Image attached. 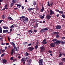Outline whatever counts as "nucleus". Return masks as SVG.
Here are the masks:
<instances>
[{"mask_svg": "<svg viewBox=\"0 0 65 65\" xmlns=\"http://www.w3.org/2000/svg\"><path fill=\"white\" fill-rule=\"evenodd\" d=\"M39 23H42V21H39Z\"/></svg>", "mask_w": 65, "mask_h": 65, "instance_id": "nucleus-59", "label": "nucleus"}, {"mask_svg": "<svg viewBox=\"0 0 65 65\" xmlns=\"http://www.w3.org/2000/svg\"><path fill=\"white\" fill-rule=\"evenodd\" d=\"M51 15L48 16V15H47L46 16V18L48 20H50L51 19Z\"/></svg>", "mask_w": 65, "mask_h": 65, "instance_id": "nucleus-10", "label": "nucleus"}, {"mask_svg": "<svg viewBox=\"0 0 65 65\" xmlns=\"http://www.w3.org/2000/svg\"><path fill=\"white\" fill-rule=\"evenodd\" d=\"M54 14V12L52 10H50V15H52V14Z\"/></svg>", "mask_w": 65, "mask_h": 65, "instance_id": "nucleus-9", "label": "nucleus"}, {"mask_svg": "<svg viewBox=\"0 0 65 65\" xmlns=\"http://www.w3.org/2000/svg\"><path fill=\"white\" fill-rule=\"evenodd\" d=\"M35 25L37 28V27H38V23H37L36 22L35 23Z\"/></svg>", "mask_w": 65, "mask_h": 65, "instance_id": "nucleus-26", "label": "nucleus"}, {"mask_svg": "<svg viewBox=\"0 0 65 65\" xmlns=\"http://www.w3.org/2000/svg\"><path fill=\"white\" fill-rule=\"evenodd\" d=\"M29 51H32L34 50V47H30L27 48Z\"/></svg>", "mask_w": 65, "mask_h": 65, "instance_id": "nucleus-5", "label": "nucleus"}, {"mask_svg": "<svg viewBox=\"0 0 65 65\" xmlns=\"http://www.w3.org/2000/svg\"><path fill=\"white\" fill-rule=\"evenodd\" d=\"M65 42L64 41V42H62V44H65Z\"/></svg>", "mask_w": 65, "mask_h": 65, "instance_id": "nucleus-61", "label": "nucleus"}, {"mask_svg": "<svg viewBox=\"0 0 65 65\" xmlns=\"http://www.w3.org/2000/svg\"><path fill=\"white\" fill-rule=\"evenodd\" d=\"M62 55H63V53L61 52L59 54V58H60V57H62Z\"/></svg>", "mask_w": 65, "mask_h": 65, "instance_id": "nucleus-17", "label": "nucleus"}, {"mask_svg": "<svg viewBox=\"0 0 65 65\" xmlns=\"http://www.w3.org/2000/svg\"><path fill=\"white\" fill-rule=\"evenodd\" d=\"M42 44H46V42H42Z\"/></svg>", "mask_w": 65, "mask_h": 65, "instance_id": "nucleus-37", "label": "nucleus"}, {"mask_svg": "<svg viewBox=\"0 0 65 65\" xmlns=\"http://www.w3.org/2000/svg\"><path fill=\"white\" fill-rule=\"evenodd\" d=\"M8 40L9 41H10V38L9 37H8Z\"/></svg>", "mask_w": 65, "mask_h": 65, "instance_id": "nucleus-48", "label": "nucleus"}, {"mask_svg": "<svg viewBox=\"0 0 65 65\" xmlns=\"http://www.w3.org/2000/svg\"><path fill=\"white\" fill-rule=\"evenodd\" d=\"M5 10V8H4V9H3L1 10Z\"/></svg>", "mask_w": 65, "mask_h": 65, "instance_id": "nucleus-62", "label": "nucleus"}, {"mask_svg": "<svg viewBox=\"0 0 65 65\" xmlns=\"http://www.w3.org/2000/svg\"><path fill=\"white\" fill-rule=\"evenodd\" d=\"M7 0H4V1H6ZM4 1V0H0V2H3V1Z\"/></svg>", "mask_w": 65, "mask_h": 65, "instance_id": "nucleus-47", "label": "nucleus"}, {"mask_svg": "<svg viewBox=\"0 0 65 65\" xmlns=\"http://www.w3.org/2000/svg\"><path fill=\"white\" fill-rule=\"evenodd\" d=\"M54 34H57V32H54L53 33Z\"/></svg>", "mask_w": 65, "mask_h": 65, "instance_id": "nucleus-63", "label": "nucleus"}, {"mask_svg": "<svg viewBox=\"0 0 65 65\" xmlns=\"http://www.w3.org/2000/svg\"><path fill=\"white\" fill-rule=\"evenodd\" d=\"M55 43H51L50 44V45L51 46V47H55Z\"/></svg>", "mask_w": 65, "mask_h": 65, "instance_id": "nucleus-6", "label": "nucleus"}, {"mask_svg": "<svg viewBox=\"0 0 65 65\" xmlns=\"http://www.w3.org/2000/svg\"><path fill=\"white\" fill-rule=\"evenodd\" d=\"M20 20L21 21H23L24 23H27L28 21V19L27 17H25L24 16L21 17L20 19Z\"/></svg>", "mask_w": 65, "mask_h": 65, "instance_id": "nucleus-1", "label": "nucleus"}, {"mask_svg": "<svg viewBox=\"0 0 65 65\" xmlns=\"http://www.w3.org/2000/svg\"><path fill=\"white\" fill-rule=\"evenodd\" d=\"M3 33H8V30L7 29L6 30H4L3 31Z\"/></svg>", "mask_w": 65, "mask_h": 65, "instance_id": "nucleus-13", "label": "nucleus"}, {"mask_svg": "<svg viewBox=\"0 0 65 65\" xmlns=\"http://www.w3.org/2000/svg\"><path fill=\"white\" fill-rule=\"evenodd\" d=\"M13 54V52L11 51L10 54L11 55V56H12Z\"/></svg>", "mask_w": 65, "mask_h": 65, "instance_id": "nucleus-32", "label": "nucleus"}, {"mask_svg": "<svg viewBox=\"0 0 65 65\" xmlns=\"http://www.w3.org/2000/svg\"><path fill=\"white\" fill-rule=\"evenodd\" d=\"M42 9L40 10V12H43V11H44V7H43V6H42Z\"/></svg>", "mask_w": 65, "mask_h": 65, "instance_id": "nucleus-12", "label": "nucleus"}, {"mask_svg": "<svg viewBox=\"0 0 65 65\" xmlns=\"http://www.w3.org/2000/svg\"><path fill=\"white\" fill-rule=\"evenodd\" d=\"M61 26L58 25L56 26V29H61Z\"/></svg>", "mask_w": 65, "mask_h": 65, "instance_id": "nucleus-7", "label": "nucleus"}, {"mask_svg": "<svg viewBox=\"0 0 65 65\" xmlns=\"http://www.w3.org/2000/svg\"><path fill=\"white\" fill-rule=\"evenodd\" d=\"M5 55V54L3 53L1 55V57H3V56H4Z\"/></svg>", "mask_w": 65, "mask_h": 65, "instance_id": "nucleus-38", "label": "nucleus"}, {"mask_svg": "<svg viewBox=\"0 0 65 65\" xmlns=\"http://www.w3.org/2000/svg\"><path fill=\"white\" fill-rule=\"evenodd\" d=\"M59 14H58L56 15L57 17H59Z\"/></svg>", "mask_w": 65, "mask_h": 65, "instance_id": "nucleus-53", "label": "nucleus"}, {"mask_svg": "<svg viewBox=\"0 0 65 65\" xmlns=\"http://www.w3.org/2000/svg\"><path fill=\"white\" fill-rule=\"evenodd\" d=\"M44 15H44V14L43 15V16H42V19H43V18H44Z\"/></svg>", "mask_w": 65, "mask_h": 65, "instance_id": "nucleus-40", "label": "nucleus"}, {"mask_svg": "<svg viewBox=\"0 0 65 65\" xmlns=\"http://www.w3.org/2000/svg\"><path fill=\"white\" fill-rule=\"evenodd\" d=\"M14 3H12L10 4L11 7H12V6H13V5H14Z\"/></svg>", "mask_w": 65, "mask_h": 65, "instance_id": "nucleus-25", "label": "nucleus"}, {"mask_svg": "<svg viewBox=\"0 0 65 65\" xmlns=\"http://www.w3.org/2000/svg\"><path fill=\"white\" fill-rule=\"evenodd\" d=\"M27 43H28L26 42H24L23 43V44H24L25 45L27 44Z\"/></svg>", "mask_w": 65, "mask_h": 65, "instance_id": "nucleus-28", "label": "nucleus"}, {"mask_svg": "<svg viewBox=\"0 0 65 65\" xmlns=\"http://www.w3.org/2000/svg\"><path fill=\"white\" fill-rule=\"evenodd\" d=\"M14 10H17V9H19V8H15L14 9Z\"/></svg>", "mask_w": 65, "mask_h": 65, "instance_id": "nucleus-58", "label": "nucleus"}, {"mask_svg": "<svg viewBox=\"0 0 65 65\" xmlns=\"http://www.w3.org/2000/svg\"><path fill=\"white\" fill-rule=\"evenodd\" d=\"M40 49L41 50L40 52L41 53H43L44 51H45V48L43 46L41 47H40Z\"/></svg>", "mask_w": 65, "mask_h": 65, "instance_id": "nucleus-4", "label": "nucleus"}, {"mask_svg": "<svg viewBox=\"0 0 65 65\" xmlns=\"http://www.w3.org/2000/svg\"><path fill=\"white\" fill-rule=\"evenodd\" d=\"M48 29H49V28L48 27L43 28L41 30L40 32L41 33H42L43 32H45V31H48Z\"/></svg>", "mask_w": 65, "mask_h": 65, "instance_id": "nucleus-2", "label": "nucleus"}, {"mask_svg": "<svg viewBox=\"0 0 65 65\" xmlns=\"http://www.w3.org/2000/svg\"><path fill=\"white\" fill-rule=\"evenodd\" d=\"M59 65H63V63L62 62L59 63Z\"/></svg>", "mask_w": 65, "mask_h": 65, "instance_id": "nucleus-50", "label": "nucleus"}, {"mask_svg": "<svg viewBox=\"0 0 65 65\" xmlns=\"http://www.w3.org/2000/svg\"><path fill=\"white\" fill-rule=\"evenodd\" d=\"M54 43H55V44H60V41L57 40V41L55 42Z\"/></svg>", "mask_w": 65, "mask_h": 65, "instance_id": "nucleus-8", "label": "nucleus"}, {"mask_svg": "<svg viewBox=\"0 0 65 65\" xmlns=\"http://www.w3.org/2000/svg\"><path fill=\"white\" fill-rule=\"evenodd\" d=\"M15 0H12V3H15Z\"/></svg>", "mask_w": 65, "mask_h": 65, "instance_id": "nucleus-34", "label": "nucleus"}, {"mask_svg": "<svg viewBox=\"0 0 65 65\" xmlns=\"http://www.w3.org/2000/svg\"><path fill=\"white\" fill-rule=\"evenodd\" d=\"M6 45H9V43H6Z\"/></svg>", "mask_w": 65, "mask_h": 65, "instance_id": "nucleus-64", "label": "nucleus"}, {"mask_svg": "<svg viewBox=\"0 0 65 65\" xmlns=\"http://www.w3.org/2000/svg\"><path fill=\"white\" fill-rule=\"evenodd\" d=\"M61 60H62V61H63V62H65V59H64V58H62L61 59Z\"/></svg>", "mask_w": 65, "mask_h": 65, "instance_id": "nucleus-30", "label": "nucleus"}, {"mask_svg": "<svg viewBox=\"0 0 65 65\" xmlns=\"http://www.w3.org/2000/svg\"><path fill=\"white\" fill-rule=\"evenodd\" d=\"M7 5H8V4H7L5 5L4 6V7L5 8H7Z\"/></svg>", "mask_w": 65, "mask_h": 65, "instance_id": "nucleus-39", "label": "nucleus"}, {"mask_svg": "<svg viewBox=\"0 0 65 65\" xmlns=\"http://www.w3.org/2000/svg\"><path fill=\"white\" fill-rule=\"evenodd\" d=\"M11 44L12 45H13V47L15 46V44H14V43L13 42H12Z\"/></svg>", "mask_w": 65, "mask_h": 65, "instance_id": "nucleus-23", "label": "nucleus"}, {"mask_svg": "<svg viewBox=\"0 0 65 65\" xmlns=\"http://www.w3.org/2000/svg\"><path fill=\"white\" fill-rule=\"evenodd\" d=\"M10 60H13V57H11V58H10Z\"/></svg>", "mask_w": 65, "mask_h": 65, "instance_id": "nucleus-45", "label": "nucleus"}, {"mask_svg": "<svg viewBox=\"0 0 65 65\" xmlns=\"http://www.w3.org/2000/svg\"><path fill=\"white\" fill-rule=\"evenodd\" d=\"M28 32H30V33H32V31L31 30H29L28 31Z\"/></svg>", "mask_w": 65, "mask_h": 65, "instance_id": "nucleus-43", "label": "nucleus"}, {"mask_svg": "<svg viewBox=\"0 0 65 65\" xmlns=\"http://www.w3.org/2000/svg\"><path fill=\"white\" fill-rule=\"evenodd\" d=\"M3 28L4 29H8V27H6V26H4L3 27Z\"/></svg>", "mask_w": 65, "mask_h": 65, "instance_id": "nucleus-21", "label": "nucleus"}, {"mask_svg": "<svg viewBox=\"0 0 65 65\" xmlns=\"http://www.w3.org/2000/svg\"><path fill=\"white\" fill-rule=\"evenodd\" d=\"M62 17L63 18H65V15L64 14H62L61 15Z\"/></svg>", "mask_w": 65, "mask_h": 65, "instance_id": "nucleus-36", "label": "nucleus"}, {"mask_svg": "<svg viewBox=\"0 0 65 65\" xmlns=\"http://www.w3.org/2000/svg\"><path fill=\"white\" fill-rule=\"evenodd\" d=\"M2 32V30L0 29V34Z\"/></svg>", "mask_w": 65, "mask_h": 65, "instance_id": "nucleus-54", "label": "nucleus"}, {"mask_svg": "<svg viewBox=\"0 0 65 65\" xmlns=\"http://www.w3.org/2000/svg\"><path fill=\"white\" fill-rule=\"evenodd\" d=\"M50 5H51V6H52V5H53V3H50Z\"/></svg>", "mask_w": 65, "mask_h": 65, "instance_id": "nucleus-56", "label": "nucleus"}, {"mask_svg": "<svg viewBox=\"0 0 65 65\" xmlns=\"http://www.w3.org/2000/svg\"><path fill=\"white\" fill-rule=\"evenodd\" d=\"M50 2H47V6H48L49 7H50Z\"/></svg>", "mask_w": 65, "mask_h": 65, "instance_id": "nucleus-27", "label": "nucleus"}, {"mask_svg": "<svg viewBox=\"0 0 65 65\" xmlns=\"http://www.w3.org/2000/svg\"><path fill=\"white\" fill-rule=\"evenodd\" d=\"M13 47L14 50H16L17 51H19V50H18V48H17V47L16 46H15Z\"/></svg>", "mask_w": 65, "mask_h": 65, "instance_id": "nucleus-20", "label": "nucleus"}, {"mask_svg": "<svg viewBox=\"0 0 65 65\" xmlns=\"http://www.w3.org/2000/svg\"><path fill=\"white\" fill-rule=\"evenodd\" d=\"M48 53H51L52 52V51H51L50 50H49L48 51Z\"/></svg>", "mask_w": 65, "mask_h": 65, "instance_id": "nucleus-52", "label": "nucleus"}, {"mask_svg": "<svg viewBox=\"0 0 65 65\" xmlns=\"http://www.w3.org/2000/svg\"><path fill=\"white\" fill-rule=\"evenodd\" d=\"M56 38H59V35L58 34H57L56 35Z\"/></svg>", "mask_w": 65, "mask_h": 65, "instance_id": "nucleus-35", "label": "nucleus"}, {"mask_svg": "<svg viewBox=\"0 0 65 65\" xmlns=\"http://www.w3.org/2000/svg\"><path fill=\"white\" fill-rule=\"evenodd\" d=\"M3 63H6L7 61L6 59H3Z\"/></svg>", "mask_w": 65, "mask_h": 65, "instance_id": "nucleus-19", "label": "nucleus"}, {"mask_svg": "<svg viewBox=\"0 0 65 65\" xmlns=\"http://www.w3.org/2000/svg\"><path fill=\"white\" fill-rule=\"evenodd\" d=\"M33 4L34 5H36V2L34 1L33 2Z\"/></svg>", "mask_w": 65, "mask_h": 65, "instance_id": "nucleus-41", "label": "nucleus"}, {"mask_svg": "<svg viewBox=\"0 0 65 65\" xmlns=\"http://www.w3.org/2000/svg\"><path fill=\"white\" fill-rule=\"evenodd\" d=\"M62 39H65V37H63L62 38Z\"/></svg>", "mask_w": 65, "mask_h": 65, "instance_id": "nucleus-60", "label": "nucleus"}, {"mask_svg": "<svg viewBox=\"0 0 65 65\" xmlns=\"http://www.w3.org/2000/svg\"><path fill=\"white\" fill-rule=\"evenodd\" d=\"M8 19L11 20V21H12L13 20V19L10 17H7Z\"/></svg>", "mask_w": 65, "mask_h": 65, "instance_id": "nucleus-15", "label": "nucleus"}, {"mask_svg": "<svg viewBox=\"0 0 65 65\" xmlns=\"http://www.w3.org/2000/svg\"><path fill=\"white\" fill-rule=\"evenodd\" d=\"M32 44H31V43H30L29 44H28V46H31V45Z\"/></svg>", "mask_w": 65, "mask_h": 65, "instance_id": "nucleus-55", "label": "nucleus"}, {"mask_svg": "<svg viewBox=\"0 0 65 65\" xmlns=\"http://www.w3.org/2000/svg\"><path fill=\"white\" fill-rule=\"evenodd\" d=\"M53 41H57V39H53L52 40Z\"/></svg>", "mask_w": 65, "mask_h": 65, "instance_id": "nucleus-44", "label": "nucleus"}, {"mask_svg": "<svg viewBox=\"0 0 65 65\" xmlns=\"http://www.w3.org/2000/svg\"><path fill=\"white\" fill-rule=\"evenodd\" d=\"M24 55L26 56H28L29 53L28 52H26L24 53Z\"/></svg>", "mask_w": 65, "mask_h": 65, "instance_id": "nucleus-18", "label": "nucleus"}, {"mask_svg": "<svg viewBox=\"0 0 65 65\" xmlns=\"http://www.w3.org/2000/svg\"><path fill=\"white\" fill-rule=\"evenodd\" d=\"M2 17L3 19H5V16L4 15H3L2 16Z\"/></svg>", "mask_w": 65, "mask_h": 65, "instance_id": "nucleus-31", "label": "nucleus"}, {"mask_svg": "<svg viewBox=\"0 0 65 65\" xmlns=\"http://www.w3.org/2000/svg\"><path fill=\"white\" fill-rule=\"evenodd\" d=\"M27 62H28V63H30V64L31 63V62H32V60L31 59H30L29 61L28 60H27Z\"/></svg>", "mask_w": 65, "mask_h": 65, "instance_id": "nucleus-16", "label": "nucleus"}, {"mask_svg": "<svg viewBox=\"0 0 65 65\" xmlns=\"http://www.w3.org/2000/svg\"><path fill=\"white\" fill-rule=\"evenodd\" d=\"M3 21H4V20H0V23H1V22H3Z\"/></svg>", "mask_w": 65, "mask_h": 65, "instance_id": "nucleus-51", "label": "nucleus"}, {"mask_svg": "<svg viewBox=\"0 0 65 65\" xmlns=\"http://www.w3.org/2000/svg\"><path fill=\"white\" fill-rule=\"evenodd\" d=\"M16 5H17V7L18 8H20V7H21V4H16Z\"/></svg>", "mask_w": 65, "mask_h": 65, "instance_id": "nucleus-14", "label": "nucleus"}, {"mask_svg": "<svg viewBox=\"0 0 65 65\" xmlns=\"http://www.w3.org/2000/svg\"><path fill=\"white\" fill-rule=\"evenodd\" d=\"M39 65H43V60L42 59H40L39 60Z\"/></svg>", "mask_w": 65, "mask_h": 65, "instance_id": "nucleus-3", "label": "nucleus"}, {"mask_svg": "<svg viewBox=\"0 0 65 65\" xmlns=\"http://www.w3.org/2000/svg\"><path fill=\"white\" fill-rule=\"evenodd\" d=\"M5 50L3 49L2 50V53H4V52H5Z\"/></svg>", "mask_w": 65, "mask_h": 65, "instance_id": "nucleus-57", "label": "nucleus"}, {"mask_svg": "<svg viewBox=\"0 0 65 65\" xmlns=\"http://www.w3.org/2000/svg\"><path fill=\"white\" fill-rule=\"evenodd\" d=\"M14 27V26H13V25H12L10 26V29H13V28Z\"/></svg>", "mask_w": 65, "mask_h": 65, "instance_id": "nucleus-29", "label": "nucleus"}, {"mask_svg": "<svg viewBox=\"0 0 65 65\" xmlns=\"http://www.w3.org/2000/svg\"><path fill=\"white\" fill-rule=\"evenodd\" d=\"M26 61H27V59H25V58H22L21 59V63H22V62H23V61H24L25 62Z\"/></svg>", "mask_w": 65, "mask_h": 65, "instance_id": "nucleus-11", "label": "nucleus"}, {"mask_svg": "<svg viewBox=\"0 0 65 65\" xmlns=\"http://www.w3.org/2000/svg\"><path fill=\"white\" fill-rule=\"evenodd\" d=\"M59 12L61 14H64V12H63V11H59Z\"/></svg>", "mask_w": 65, "mask_h": 65, "instance_id": "nucleus-22", "label": "nucleus"}, {"mask_svg": "<svg viewBox=\"0 0 65 65\" xmlns=\"http://www.w3.org/2000/svg\"><path fill=\"white\" fill-rule=\"evenodd\" d=\"M56 11L58 12H59L60 11L59 10H58L57 9H56Z\"/></svg>", "mask_w": 65, "mask_h": 65, "instance_id": "nucleus-42", "label": "nucleus"}, {"mask_svg": "<svg viewBox=\"0 0 65 65\" xmlns=\"http://www.w3.org/2000/svg\"><path fill=\"white\" fill-rule=\"evenodd\" d=\"M33 9L32 8H28V11H31V10H32Z\"/></svg>", "mask_w": 65, "mask_h": 65, "instance_id": "nucleus-24", "label": "nucleus"}, {"mask_svg": "<svg viewBox=\"0 0 65 65\" xmlns=\"http://www.w3.org/2000/svg\"><path fill=\"white\" fill-rule=\"evenodd\" d=\"M22 6V9H25V7H24V6Z\"/></svg>", "mask_w": 65, "mask_h": 65, "instance_id": "nucleus-49", "label": "nucleus"}, {"mask_svg": "<svg viewBox=\"0 0 65 65\" xmlns=\"http://www.w3.org/2000/svg\"><path fill=\"white\" fill-rule=\"evenodd\" d=\"M38 47V45H37L35 47V49H37Z\"/></svg>", "mask_w": 65, "mask_h": 65, "instance_id": "nucleus-33", "label": "nucleus"}, {"mask_svg": "<svg viewBox=\"0 0 65 65\" xmlns=\"http://www.w3.org/2000/svg\"><path fill=\"white\" fill-rule=\"evenodd\" d=\"M2 39H3V38H0V41L2 40Z\"/></svg>", "mask_w": 65, "mask_h": 65, "instance_id": "nucleus-46", "label": "nucleus"}]
</instances>
